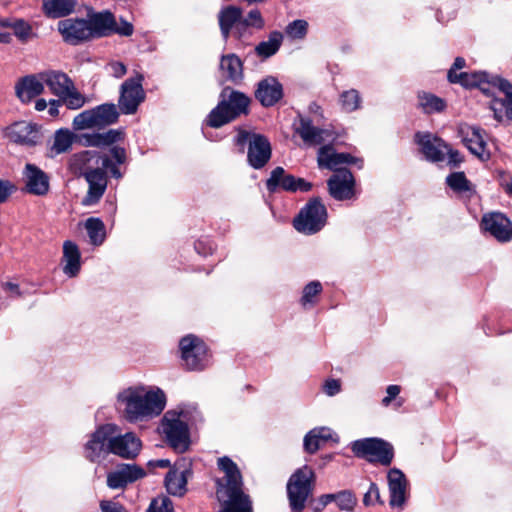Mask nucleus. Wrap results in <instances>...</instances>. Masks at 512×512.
I'll return each instance as SVG.
<instances>
[{"instance_id":"1","label":"nucleus","mask_w":512,"mask_h":512,"mask_svg":"<svg viewBox=\"0 0 512 512\" xmlns=\"http://www.w3.org/2000/svg\"><path fill=\"white\" fill-rule=\"evenodd\" d=\"M110 153L115 162L107 155H101L95 151H83L73 156L72 167L75 172L82 175L89 184L84 203L87 205L96 203L104 194L107 187L108 169L112 177L119 179L122 177L117 164L125 163L127 159L126 150L120 146H113Z\"/></svg>"},{"instance_id":"2","label":"nucleus","mask_w":512,"mask_h":512,"mask_svg":"<svg viewBox=\"0 0 512 512\" xmlns=\"http://www.w3.org/2000/svg\"><path fill=\"white\" fill-rule=\"evenodd\" d=\"M218 467L224 472V477L216 480V496L221 504V512H252L251 501L244 494L242 476L230 458L218 459Z\"/></svg>"},{"instance_id":"3","label":"nucleus","mask_w":512,"mask_h":512,"mask_svg":"<svg viewBox=\"0 0 512 512\" xmlns=\"http://www.w3.org/2000/svg\"><path fill=\"white\" fill-rule=\"evenodd\" d=\"M118 403L122 405L125 418L135 422L146 417L161 414L166 398L162 390L145 392L143 388L130 387L118 394Z\"/></svg>"},{"instance_id":"4","label":"nucleus","mask_w":512,"mask_h":512,"mask_svg":"<svg viewBox=\"0 0 512 512\" xmlns=\"http://www.w3.org/2000/svg\"><path fill=\"white\" fill-rule=\"evenodd\" d=\"M218 105L210 112L207 123L219 128L242 114H247L250 99L244 93L226 87L220 94Z\"/></svg>"},{"instance_id":"5","label":"nucleus","mask_w":512,"mask_h":512,"mask_svg":"<svg viewBox=\"0 0 512 512\" xmlns=\"http://www.w3.org/2000/svg\"><path fill=\"white\" fill-rule=\"evenodd\" d=\"M314 472L312 468L303 466L297 469L287 483V496L292 512H302L306 501L312 495Z\"/></svg>"},{"instance_id":"6","label":"nucleus","mask_w":512,"mask_h":512,"mask_svg":"<svg viewBox=\"0 0 512 512\" xmlns=\"http://www.w3.org/2000/svg\"><path fill=\"white\" fill-rule=\"evenodd\" d=\"M118 118L117 105L105 103L79 113L74 117L72 125L75 130L104 128L116 123Z\"/></svg>"},{"instance_id":"7","label":"nucleus","mask_w":512,"mask_h":512,"mask_svg":"<svg viewBox=\"0 0 512 512\" xmlns=\"http://www.w3.org/2000/svg\"><path fill=\"white\" fill-rule=\"evenodd\" d=\"M327 210L319 198L311 199L294 220L297 231L311 235L320 231L326 224Z\"/></svg>"},{"instance_id":"8","label":"nucleus","mask_w":512,"mask_h":512,"mask_svg":"<svg viewBox=\"0 0 512 512\" xmlns=\"http://www.w3.org/2000/svg\"><path fill=\"white\" fill-rule=\"evenodd\" d=\"M352 451L358 457L369 462H378L384 466L391 464L394 457L393 446L379 438H365L352 443Z\"/></svg>"},{"instance_id":"9","label":"nucleus","mask_w":512,"mask_h":512,"mask_svg":"<svg viewBox=\"0 0 512 512\" xmlns=\"http://www.w3.org/2000/svg\"><path fill=\"white\" fill-rule=\"evenodd\" d=\"M119 432L115 424L99 426L84 445V456L91 462H101L111 453L109 448L110 436Z\"/></svg>"},{"instance_id":"10","label":"nucleus","mask_w":512,"mask_h":512,"mask_svg":"<svg viewBox=\"0 0 512 512\" xmlns=\"http://www.w3.org/2000/svg\"><path fill=\"white\" fill-rule=\"evenodd\" d=\"M181 357L189 370H202L209 363L206 344L194 335H188L180 340Z\"/></svg>"},{"instance_id":"11","label":"nucleus","mask_w":512,"mask_h":512,"mask_svg":"<svg viewBox=\"0 0 512 512\" xmlns=\"http://www.w3.org/2000/svg\"><path fill=\"white\" fill-rule=\"evenodd\" d=\"M142 81L143 76L137 74L135 77L129 78L122 83L118 107L123 114H134L139 105L144 101L145 92L142 87Z\"/></svg>"},{"instance_id":"12","label":"nucleus","mask_w":512,"mask_h":512,"mask_svg":"<svg viewBox=\"0 0 512 512\" xmlns=\"http://www.w3.org/2000/svg\"><path fill=\"white\" fill-rule=\"evenodd\" d=\"M162 432L175 450L184 452L188 449L189 430L180 415L167 412L162 420Z\"/></svg>"},{"instance_id":"13","label":"nucleus","mask_w":512,"mask_h":512,"mask_svg":"<svg viewBox=\"0 0 512 512\" xmlns=\"http://www.w3.org/2000/svg\"><path fill=\"white\" fill-rule=\"evenodd\" d=\"M3 136L10 142L25 147L36 146L41 141L39 127L28 121L12 123L3 130Z\"/></svg>"},{"instance_id":"14","label":"nucleus","mask_w":512,"mask_h":512,"mask_svg":"<svg viewBox=\"0 0 512 512\" xmlns=\"http://www.w3.org/2000/svg\"><path fill=\"white\" fill-rule=\"evenodd\" d=\"M88 25L89 22L84 18H67L58 22L57 30L64 42L79 45L91 40L92 32Z\"/></svg>"},{"instance_id":"15","label":"nucleus","mask_w":512,"mask_h":512,"mask_svg":"<svg viewBox=\"0 0 512 512\" xmlns=\"http://www.w3.org/2000/svg\"><path fill=\"white\" fill-rule=\"evenodd\" d=\"M266 188L270 192H275L278 188L290 192H307L312 189V184L303 178H296L287 174L282 167H276L271 171L270 177L266 181Z\"/></svg>"},{"instance_id":"16","label":"nucleus","mask_w":512,"mask_h":512,"mask_svg":"<svg viewBox=\"0 0 512 512\" xmlns=\"http://www.w3.org/2000/svg\"><path fill=\"white\" fill-rule=\"evenodd\" d=\"M295 132L304 144L310 147L323 146L325 142L334 139L330 130L315 126L310 118L301 115L295 127Z\"/></svg>"},{"instance_id":"17","label":"nucleus","mask_w":512,"mask_h":512,"mask_svg":"<svg viewBox=\"0 0 512 512\" xmlns=\"http://www.w3.org/2000/svg\"><path fill=\"white\" fill-rule=\"evenodd\" d=\"M330 195L339 201L352 199L355 195V179L348 169L338 170L327 181Z\"/></svg>"},{"instance_id":"18","label":"nucleus","mask_w":512,"mask_h":512,"mask_svg":"<svg viewBox=\"0 0 512 512\" xmlns=\"http://www.w3.org/2000/svg\"><path fill=\"white\" fill-rule=\"evenodd\" d=\"M459 135L470 152L480 158L482 161L490 159V152L487 149V143L484 139V131L476 126L460 125Z\"/></svg>"},{"instance_id":"19","label":"nucleus","mask_w":512,"mask_h":512,"mask_svg":"<svg viewBox=\"0 0 512 512\" xmlns=\"http://www.w3.org/2000/svg\"><path fill=\"white\" fill-rule=\"evenodd\" d=\"M145 470L136 464H120L107 475V486L111 489H121L145 477Z\"/></svg>"},{"instance_id":"20","label":"nucleus","mask_w":512,"mask_h":512,"mask_svg":"<svg viewBox=\"0 0 512 512\" xmlns=\"http://www.w3.org/2000/svg\"><path fill=\"white\" fill-rule=\"evenodd\" d=\"M141 441L132 432L118 435L117 433L110 436L109 448L110 452L123 459H134L141 450Z\"/></svg>"},{"instance_id":"21","label":"nucleus","mask_w":512,"mask_h":512,"mask_svg":"<svg viewBox=\"0 0 512 512\" xmlns=\"http://www.w3.org/2000/svg\"><path fill=\"white\" fill-rule=\"evenodd\" d=\"M481 226L500 242L512 239V222L500 212L484 215Z\"/></svg>"},{"instance_id":"22","label":"nucleus","mask_w":512,"mask_h":512,"mask_svg":"<svg viewBox=\"0 0 512 512\" xmlns=\"http://www.w3.org/2000/svg\"><path fill=\"white\" fill-rule=\"evenodd\" d=\"M362 162L349 153H339L332 145H323L318 150L317 163L320 168L335 171L342 170L339 166L343 164H355Z\"/></svg>"},{"instance_id":"23","label":"nucleus","mask_w":512,"mask_h":512,"mask_svg":"<svg viewBox=\"0 0 512 512\" xmlns=\"http://www.w3.org/2000/svg\"><path fill=\"white\" fill-rule=\"evenodd\" d=\"M25 187L28 193L44 196L50 188L49 176L34 164H26L24 169Z\"/></svg>"},{"instance_id":"24","label":"nucleus","mask_w":512,"mask_h":512,"mask_svg":"<svg viewBox=\"0 0 512 512\" xmlns=\"http://www.w3.org/2000/svg\"><path fill=\"white\" fill-rule=\"evenodd\" d=\"M248 162L255 168H262L271 157V145L268 139L260 134H253L248 147Z\"/></svg>"},{"instance_id":"25","label":"nucleus","mask_w":512,"mask_h":512,"mask_svg":"<svg viewBox=\"0 0 512 512\" xmlns=\"http://www.w3.org/2000/svg\"><path fill=\"white\" fill-rule=\"evenodd\" d=\"M415 140L427 160L439 162L444 159L447 145L440 138L431 133L418 132L415 135Z\"/></svg>"},{"instance_id":"26","label":"nucleus","mask_w":512,"mask_h":512,"mask_svg":"<svg viewBox=\"0 0 512 512\" xmlns=\"http://www.w3.org/2000/svg\"><path fill=\"white\" fill-rule=\"evenodd\" d=\"M255 97L264 107L273 106L283 97L282 84L275 77L268 76L258 83Z\"/></svg>"},{"instance_id":"27","label":"nucleus","mask_w":512,"mask_h":512,"mask_svg":"<svg viewBox=\"0 0 512 512\" xmlns=\"http://www.w3.org/2000/svg\"><path fill=\"white\" fill-rule=\"evenodd\" d=\"M391 507H402L406 501L408 481L404 473L397 469H390L387 475Z\"/></svg>"},{"instance_id":"28","label":"nucleus","mask_w":512,"mask_h":512,"mask_svg":"<svg viewBox=\"0 0 512 512\" xmlns=\"http://www.w3.org/2000/svg\"><path fill=\"white\" fill-rule=\"evenodd\" d=\"M43 91L44 82L41 79V73L25 76L15 85L16 95L23 103H29L33 98L42 94Z\"/></svg>"},{"instance_id":"29","label":"nucleus","mask_w":512,"mask_h":512,"mask_svg":"<svg viewBox=\"0 0 512 512\" xmlns=\"http://www.w3.org/2000/svg\"><path fill=\"white\" fill-rule=\"evenodd\" d=\"M91 39L105 37L113 34L115 17L110 11H102L88 15Z\"/></svg>"},{"instance_id":"30","label":"nucleus","mask_w":512,"mask_h":512,"mask_svg":"<svg viewBox=\"0 0 512 512\" xmlns=\"http://www.w3.org/2000/svg\"><path fill=\"white\" fill-rule=\"evenodd\" d=\"M123 133L120 130L110 129L102 133H85L80 136V143L86 147H106L122 140Z\"/></svg>"},{"instance_id":"31","label":"nucleus","mask_w":512,"mask_h":512,"mask_svg":"<svg viewBox=\"0 0 512 512\" xmlns=\"http://www.w3.org/2000/svg\"><path fill=\"white\" fill-rule=\"evenodd\" d=\"M191 471L188 468H174L169 470L165 477L167 492L173 496L182 497L187 491V480Z\"/></svg>"},{"instance_id":"32","label":"nucleus","mask_w":512,"mask_h":512,"mask_svg":"<svg viewBox=\"0 0 512 512\" xmlns=\"http://www.w3.org/2000/svg\"><path fill=\"white\" fill-rule=\"evenodd\" d=\"M218 22L222 37L227 40L231 29L237 30V25L242 22V10L236 6H226L218 14Z\"/></svg>"},{"instance_id":"33","label":"nucleus","mask_w":512,"mask_h":512,"mask_svg":"<svg viewBox=\"0 0 512 512\" xmlns=\"http://www.w3.org/2000/svg\"><path fill=\"white\" fill-rule=\"evenodd\" d=\"M41 79L51 92L57 97H61L68 92L69 88H73V81L64 73L59 71H48L41 73Z\"/></svg>"},{"instance_id":"34","label":"nucleus","mask_w":512,"mask_h":512,"mask_svg":"<svg viewBox=\"0 0 512 512\" xmlns=\"http://www.w3.org/2000/svg\"><path fill=\"white\" fill-rule=\"evenodd\" d=\"M495 77H491L489 79V75L486 72H461L457 73L453 70L448 71V79L451 83H459L464 87H476L480 86L483 83H492L494 85L493 79Z\"/></svg>"},{"instance_id":"35","label":"nucleus","mask_w":512,"mask_h":512,"mask_svg":"<svg viewBox=\"0 0 512 512\" xmlns=\"http://www.w3.org/2000/svg\"><path fill=\"white\" fill-rule=\"evenodd\" d=\"M80 251L72 241H65L63 244V272L69 277H75L80 271Z\"/></svg>"},{"instance_id":"36","label":"nucleus","mask_w":512,"mask_h":512,"mask_svg":"<svg viewBox=\"0 0 512 512\" xmlns=\"http://www.w3.org/2000/svg\"><path fill=\"white\" fill-rule=\"evenodd\" d=\"M76 4V0H43L42 10L48 18H62L71 14Z\"/></svg>"},{"instance_id":"37","label":"nucleus","mask_w":512,"mask_h":512,"mask_svg":"<svg viewBox=\"0 0 512 512\" xmlns=\"http://www.w3.org/2000/svg\"><path fill=\"white\" fill-rule=\"evenodd\" d=\"M331 436V430L329 428L318 427L312 429L304 437V450L309 454L316 453Z\"/></svg>"},{"instance_id":"38","label":"nucleus","mask_w":512,"mask_h":512,"mask_svg":"<svg viewBox=\"0 0 512 512\" xmlns=\"http://www.w3.org/2000/svg\"><path fill=\"white\" fill-rule=\"evenodd\" d=\"M220 69L226 78L231 81L240 80L243 76V66L240 58L235 54L224 55L220 61Z\"/></svg>"},{"instance_id":"39","label":"nucleus","mask_w":512,"mask_h":512,"mask_svg":"<svg viewBox=\"0 0 512 512\" xmlns=\"http://www.w3.org/2000/svg\"><path fill=\"white\" fill-rule=\"evenodd\" d=\"M282 39V34L278 31H274L270 33L267 41H262L256 46L255 51L259 56L268 58L279 50Z\"/></svg>"},{"instance_id":"40","label":"nucleus","mask_w":512,"mask_h":512,"mask_svg":"<svg viewBox=\"0 0 512 512\" xmlns=\"http://www.w3.org/2000/svg\"><path fill=\"white\" fill-rule=\"evenodd\" d=\"M90 242L95 245H101L106 237L104 223L99 218H88L85 222Z\"/></svg>"},{"instance_id":"41","label":"nucleus","mask_w":512,"mask_h":512,"mask_svg":"<svg viewBox=\"0 0 512 512\" xmlns=\"http://www.w3.org/2000/svg\"><path fill=\"white\" fill-rule=\"evenodd\" d=\"M74 135L67 129H60L55 133L52 150L56 154L67 152L73 143Z\"/></svg>"},{"instance_id":"42","label":"nucleus","mask_w":512,"mask_h":512,"mask_svg":"<svg viewBox=\"0 0 512 512\" xmlns=\"http://www.w3.org/2000/svg\"><path fill=\"white\" fill-rule=\"evenodd\" d=\"M419 105L425 113L441 112L445 108L443 99L429 93H421L418 95Z\"/></svg>"},{"instance_id":"43","label":"nucleus","mask_w":512,"mask_h":512,"mask_svg":"<svg viewBox=\"0 0 512 512\" xmlns=\"http://www.w3.org/2000/svg\"><path fill=\"white\" fill-rule=\"evenodd\" d=\"M447 185L457 193H466L472 191L470 181L466 178L464 172H454L447 176Z\"/></svg>"},{"instance_id":"44","label":"nucleus","mask_w":512,"mask_h":512,"mask_svg":"<svg viewBox=\"0 0 512 512\" xmlns=\"http://www.w3.org/2000/svg\"><path fill=\"white\" fill-rule=\"evenodd\" d=\"M60 98H62L63 105L71 110L80 109L87 102L86 97L75 88V85H73V88H69L68 92Z\"/></svg>"},{"instance_id":"45","label":"nucleus","mask_w":512,"mask_h":512,"mask_svg":"<svg viewBox=\"0 0 512 512\" xmlns=\"http://www.w3.org/2000/svg\"><path fill=\"white\" fill-rule=\"evenodd\" d=\"M309 24L306 20L297 19L290 22L286 28V35L292 40H302L306 37Z\"/></svg>"},{"instance_id":"46","label":"nucleus","mask_w":512,"mask_h":512,"mask_svg":"<svg viewBox=\"0 0 512 512\" xmlns=\"http://www.w3.org/2000/svg\"><path fill=\"white\" fill-rule=\"evenodd\" d=\"M493 82L494 86H497L505 94V102H501L500 106H505L507 117L512 119V84L502 78H494Z\"/></svg>"},{"instance_id":"47","label":"nucleus","mask_w":512,"mask_h":512,"mask_svg":"<svg viewBox=\"0 0 512 512\" xmlns=\"http://www.w3.org/2000/svg\"><path fill=\"white\" fill-rule=\"evenodd\" d=\"M342 109L346 112H353L360 107L361 98L359 92L355 89L344 91L340 95Z\"/></svg>"},{"instance_id":"48","label":"nucleus","mask_w":512,"mask_h":512,"mask_svg":"<svg viewBox=\"0 0 512 512\" xmlns=\"http://www.w3.org/2000/svg\"><path fill=\"white\" fill-rule=\"evenodd\" d=\"M246 27H254L257 29H262L264 27V20L258 9L251 10L247 17L242 18V22L237 25V34L239 37L242 34V30H244Z\"/></svg>"},{"instance_id":"49","label":"nucleus","mask_w":512,"mask_h":512,"mask_svg":"<svg viewBox=\"0 0 512 512\" xmlns=\"http://www.w3.org/2000/svg\"><path fill=\"white\" fill-rule=\"evenodd\" d=\"M322 291V285L319 281H312L308 283L303 289L301 297V304L303 307L312 306L315 304V298Z\"/></svg>"},{"instance_id":"50","label":"nucleus","mask_w":512,"mask_h":512,"mask_svg":"<svg viewBox=\"0 0 512 512\" xmlns=\"http://www.w3.org/2000/svg\"><path fill=\"white\" fill-rule=\"evenodd\" d=\"M14 35L23 43L34 38L36 34L33 32L32 26L24 19H15Z\"/></svg>"},{"instance_id":"51","label":"nucleus","mask_w":512,"mask_h":512,"mask_svg":"<svg viewBox=\"0 0 512 512\" xmlns=\"http://www.w3.org/2000/svg\"><path fill=\"white\" fill-rule=\"evenodd\" d=\"M335 502L339 509L350 512L354 509L357 500L350 491L344 490L336 493Z\"/></svg>"},{"instance_id":"52","label":"nucleus","mask_w":512,"mask_h":512,"mask_svg":"<svg viewBox=\"0 0 512 512\" xmlns=\"http://www.w3.org/2000/svg\"><path fill=\"white\" fill-rule=\"evenodd\" d=\"M147 512H174L173 503L168 497L154 499Z\"/></svg>"},{"instance_id":"53","label":"nucleus","mask_w":512,"mask_h":512,"mask_svg":"<svg viewBox=\"0 0 512 512\" xmlns=\"http://www.w3.org/2000/svg\"><path fill=\"white\" fill-rule=\"evenodd\" d=\"M376 502H380L379 488L375 483H370L369 490L364 495L363 503L369 506Z\"/></svg>"},{"instance_id":"54","label":"nucleus","mask_w":512,"mask_h":512,"mask_svg":"<svg viewBox=\"0 0 512 512\" xmlns=\"http://www.w3.org/2000/svg\"><path fill=\"white\" fill-rule=\"evenodd\" d=\"M133 31V25L130 22L123 20L122 18L120 19V23L115 21V24L113 25V33L119 34L121 36H131Z\"/></svg>"},{"instance_id":"55","label":"nucleus","mask_w":512,"mask_h":512,"mask_svg":"<svg viewBox=\"0 0 512 512\" xmlns=\"http://www.w3.org/2000/svg\"><path fill=\"white\" fill-rule=\"evenodd\" d=\"M15 190V185L9 180H0V204L6 202Z\"/></svg>"},{"instance_id":"56","label":"nucleus","mask_w":512,"mask_h":512,"mask_svg":"<svg viewBox=\"0 0 512 512\" xmlns=\"http://www.w3.org/2000/svg\"><path fill=\"white\" fill-rule=\"evenodd\" d=\"M102 512H127L118 502L103 500L100 502Z\"/></svg>"},{"instance_id":"57","label":"nucleus","mask_w":512,"mask_h":512,"mask_svg":"<svg viewBox=\"0 0 512 512\" xmlns=\"http://www.w3.org/2000/svg\"><path fill=\"white\" fill-rule=\"evenodd\" d=\"M323 389L328 396H334L340 392L341 385L339 380L330 379L325 382Z\"/></svg>"},{"instance_id":"58","label":"nucleus","mask_w":512,"mask_h":512,"mask_svg":"<svg viewBox=\"0 0 512 512\" xmlns=\"http://www.w3.org/2000/svg\"><path fill=\"white\" fill-rule=\"evenodd\" d=\"M400 390V386L398 385H389L386 389L387 396L382 399V404L388 406L391 401L398 396Z\"/></svg>"},{"instance_id":"59","label":"nucleus","mask_w":512,"mask_h":512,"mask_svg":"<svg viewBox=\"0 0 512 512\" xmlns=\"http://www.w3.org/2000/svg\"><path fill=\"white\" fill-rule=\"evenodd\" d=\"M111 74L116 78H121L127 72L126 66L122 62H112L109 64Z\"/></svg>"},{"instance_id":"60","label":"nucleus","mask_w":512,"mask_h":512,"mask_svg":"<svg viewBox=\"0 0 512 512\" xmlns=\"http://www.w3.org/2000/svg\"><path fill=\"white\" fill-rule=\"evenodd\" d=\"M253 134L249 133V132H246V131H242L240 130L238 132V135L236 137V144L238 146H241V148L244 147V145L248 142V144L250 145V138L252 137Z\"/></svg>"},{"instance_id":"61","label":"nucleus","mask_w":512,"mask_h":512,"mask_svg":"<svg viewBox=\"0 0 512 512\" xmlns=\"http://www.w3.org/2000/svg\"><path fill=\"white\" fill-rule=\"evenodd\" d=\"M149 468H167L170 466V461L167 459L151 460L147 463Z\"/></svg>"},{"instance_id":"62","label":"nucleus","mask_w":512,"mask_h":512,"mask_svg":"<svg viewBox=\"0 0 512 512\" xmlns=\"http://www.w3.org/2000/svg\"><path fill=\"white\" fill-rule=\"evenodd\" d=\"M448 153L449 155V162L454 164V165H457L459 164L461 161H462V158H461V155L458 151H455V150H446L445 153Z\"/></svg>"},{"instance_id":"63","label":"nucleus","mask_w":512,"mask_h":512,"mask_svg":"<svg viewBox=\"0 0 512 512\" xmlns=\"http://www.w3.org/2000/svg\"><path fill=\"white\" fill-rule=\"evenodd\" d=\"M335 499H336V494H325V495H322L319 500H320L322 507H325L329 503H331L333 501L335 502Z\"/></svg>"},{"instance_id":"64","label":"nucleus","mask_w":512,"mask_h":512,"mask_svg":"<svg viewBox=\"0 0 512 512\" xmlns=\"http://www.w3.org/2000/svg\"><path fill=\"white\" fill-rule=\"evenodd\" d=\"M465 64H466V61L464 58L457 57L450 70H453L454 72H456V70H459V69H462L463 67H465Z\"/></svg>"}]
</instances>
